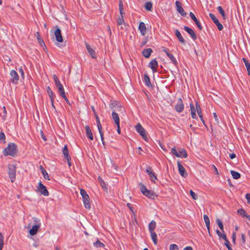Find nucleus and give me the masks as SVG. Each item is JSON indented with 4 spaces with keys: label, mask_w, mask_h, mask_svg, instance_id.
I'll return each mask as SVG.
<instances>
[{
    "label": "nucleus",
    "mask_w": 250,
    "mask_h": 250,
    "mask_svg": "<svg viewBox=\"0 0 250 250\" xmlns=\"http://www.w3.org/2000/svg\"><path fill=\"white\" fill-rule=\"evenodd\" d=\"M139 185L141 191L144 195L151 199H155L157 197V195L153 191L147 189L144 185L140 183Z\"/></svg>",
    "instance_id": "nucleus-1"
},
{
    "label": "nucleus",
    "mask_w": 250,
    "mask_h": 250,
    "mask_svg": "<svg viewBox=\"0 0 250 250\" xmlns=\"http://www.w3.org/2000/svg\"><path fill=\"white\" fill-rule=\"evenodd\" d=\"M16 145L14 143L9 144L8 146L3 151V154L4 156L10 155L15 156L16 153Z\"/></svg>",
    "instance_id": "nucleus-2"
},
{
    "label": "nucleus",
    "mask_w": 250,
    "mask_h": 250,
    "mask_svg": "<svg viewBox=\"0 0 250 250\" xmlns=\"http://www.w3.org/2000/svg\"><path fill=\"white\" fill-rule=\"evenodd\" d=\"M171 153L172 154L175 155L177 157L186 158L188 157V153L186 150L184 148H181L177 152L175 147H174L171 150Z\"/></svg>",
    "instance_id": "nucleus-3"
},
{
    "label": "nucleus",
    "mask_w": 250,
    "mask_h": 250,
    "mask_svg": "<svg viewBox=\"0 0 250 250\" xmlns=\"http://www.w3.org/2000/svg\"><path fill=\"white\" fill-rule=\"evenodd\" d=\"M8 173L12 182L16 180V167L15 165L11 164L8 165Z\"/></svg>",
    "instance_id": "nucleus-4"
},
{
    "label": "nucleus",
    "mask_w": 250,
    "mask_h": 250,
    "mask_svg": "<svg viewBox=\"0 0 250 250\" xmlns=\"http://www.w3.org/2000/svg\"><path fill=\"white\" fill-rule=\"evenodd\" d=\"M137 132L142 137L144 140H146L147 139L146 131L140 124H137L136 126Z\"/></svg>",
    "instance_id": "nucleus-5"
},
{
    "label": "nucleus",
    "mask_w": 250,
    "mask_h": 250,
    "mask_svg": "<svg viewBox=\"0 0 250 250\" xmlns=\"http://www.w3.org/2000/svg\"><path fill=\"white\" fill-rule=\"evenodd\" d=\"M37 191L41 194L45 196H48L49 194L48 190L46 189L45 186H44L41 182L38 183L37 187Z\"/></svg>",
    "instance_id": "nucleus-6"
},
{
    "label": "nucleus",
    "mask_w": 250,
    "mask_h": 250,
    "mask_svg": "<svg viewBox=\"0 0 250 250\" xmlns=\"http://www.w3.org/2000/svg\"><path fill=\"white\" fill-rule=\"evenodd\" d=\"M146 172L149 175L150 180L151 182L155 183L156 181L157 180V178L155 172L152 170V167L150 166L147 167L146 169Z\"/></svg>",
    "instance_id": "nucleus-7"
},
{
    "label": "nucleus",
    "mask_w": 250,
    "mask_h": 250,
    "mask_svg": "<svg viewBox=\"0 0 250 250\" xmlns=\"http://www.w3.org/2000/svg\"><path fill=\"white\" fill-rule=\"evenodd\" d=\"M11 77L10 82L13 84H17L19 80V76L18 73L15 70H12L10 72Z\"/></svg>",
    "instance_id": "nucleus-8"
},
{
    "label": "nucleus",
    "mask_w": 250,
    "mask_h": 250,
    "mask_svg": "<svg viewBox=\"0 0 250 250\" xmlns=\"http://www.w3.org/2000/svg\"><path fill=\"white\" fill-rule=\"evenodd\" d=\"M184 109V104L181 98L177 100V103L175 105V109L176 111L179 113H181Z\"/></svg>",
    "instance_id": "nucleus-9"
},
{
    "label": "nucleus",
    "mask_w": 250,
    "mask_h": 250,
    "mask_svg": "<svg viewBox=\"0 0 250 250\" xmlns=\"http://www.w3.org/2000/svg\"><path fill=\"white\" fill-rule=\"evenodd\" d=\"M209 17L212 19V20L213 21L214 23L216 24V25L217 26L218 29L219 30H222L223 28V25L219 21L217 18L214 15L211 13H209Z\"/></svg>",
    "instance_id": "nucleus-10"
},
{
    "label": "nucleus",
    "mask_w": 250,
    "mask_h": 250,
    "mask_svg": "<svg viewBox=\"0 0 250 250\" xmlns=\"http://www.w3.org/2000/svg\"><path fill=\"white\" fill-rule=\"evenodd\" d=\"M177 165L180 175L183 177H186L188 176V173L186 172L185 168L179 161L177 162Z\"/></svg>",
    "instance_id": "nucleus-11"
},
{
    "label": "nucleus",
    "mask_w": 250,
    "mask_h": 250,
    "mask_svg": "<svg viewBox=\"0 0 250 250\" xmlns=\"http://www.w3.org/2000/svg\"><path fill=\"white\" fill-rule=\"evenodd\" d=\"M195 106L196 108V111L197 112V114L201 120L202 122L203 123V124L206 126L205 121L203 119V115H202V112L201 110V108L200 107V104L197 102H195Z\"/></svg>",
    "instance_id": "nucleus-12"
},
{
    "label": "nucleus",
    "mask_w": 250,
    "mask_h": 250,
    "mask_svg": "<svg viewBox=\"0 0 250 250\" xmlns=\"http://www.w3.org/2000/svg\"><path fill=\"white\" fill-rule=\"evenodd\" d=\"M176 10L182 16H186V13L185 12L183 9L181 3L179 1H176L175 2Z\"/></svg>",
    "instance_id": "nucleus-13"
},
{
    "label": "nucleus",
    "mask_w": 250,
    "mask_h": 250,
    "mask_svg": "<svg viewBox=\"0 0 250 250\" xmlns=\"http://www.w3.org/2000/svg\"><path fill=\"white\" fill-rule=\"evenodd\" d=\"M149 66L151 68L153 72H156L158 67V63L156 60H152L149 63Z\"/></svg>",
    "instance_id": "nucleus-14"
},
{
    "label": "nucleus",
    "mask_w": 250,
    "mask_h": 250,
    "mask_svg": "<svg viewBox=\"0 0 250 250\" xmlns=\"http://www.w3.org/2000/svg\"><path fill=\"white\" fill-rule=\"evenodd\" d=\"M189 15L190 18L194 21L195 22L196 24L198 27L199 30H202V27L201 25V23L200 22L198 21L197 18H196L195 16L192 12H190Z\"/></svg>",
    "instance_id": "nucleus-15"
},
{
    "label": "nucleus",
    "mask_w": 250,
    "mask_h": 250,
    "mask_svg": "<svg viewBox=\"0 0 250 250\" xmlns=\"http://www.w3.org/2000/svg\"><path fill=\"white\" fill-rule=\"evenodd\" d=\"M40 227V224L35 225L32 228L29 230V233L31 235L33 236L36 234L38 231L39 228Z\"/></svg>",
    "instance_id": "nucleus-16"
},
{
    "label": "nucleus",
    "mask_w": 250,
    "mask_h": 250,
    "mask_svg": "<svg viewBox=\"0 0 250 250\" xmlns=\"http://www.w3.org/2000/svg\"><path fill=\"white\" fill-rule=\"evenodd\" d=\"M85 132L86 136L90 140H93V135L92 133V131L88 125L85 126Z\"/></svg>",
    "instance_id": "nucleus-17"
},
{
    "label": "nucleus",
    "mask_w": 250,
    "mask_h": 250,
    "mask_svg": "<svg viewBox=\"0 0 250 250\" xmlns=\"http://www.w3.org/2000/svg\"><path fill=\"white\" fill-rule=\"evenodd\" d=\"M86 48L92 58H96L95 52L87 43H85Z\"/></svg>",
    "instance_id": "nucleus-18"
},
{
    "label": "nucleus",
    "mask_w": 250,
    "mask_h": 250,
    "mask_svg": "<svg viewBox=\"0 0 250 250\" xmlns=\"http://www.w3.org/2000/svg\"><path fill=\"white\" fill-rule=\"evenodd\" d=\"M152 52H153V51H152V49L149 48H147V49H145L143 51L142 54H143V55L145 58H148L150 56Z\"/></svg>",
    "instance_id": "nucleus-19"
},
{
    "label": "nucleus",
    "mask_w": 250,
    "mask_h": 250,
    "mask_svg": "<svg viewBox=\"0 0 250 250\" xmlns=\"http://www.w3.org/2000/svg\"><path fill=\"white\" fill-rule=\"evenodd\" d=\"M204 221L205 222L206 227L207 228V229L208 230V233H209V235H210L209 219L207 215L204 214Z\"/></svg>",
    "instance_id": "nucleus-20"
},
{
    "label": "nucleus",
    "mask_w": 250,
    "mask_h": 250,
    "mask_svg": "<svg viewBox=\"0 0 250 250\" xmlns=\"http://www.w3.org/2000/svg\"><path fill=\"white\" fill-rule=\"evenodd\" d=\"M89 200V197L83 198V201L85 208L88 209L91 208Z\"/></svg>",
    "instance_id": "nucleus-21"
},
{
    "label": "nucleus",
    "mask_w": 250,
    "mask_h": 250,
    "mask_svg": "<svg viewBox=\"0 0 250 250\" xmlns=\"http://www.w3.org/2000/svg\"><path fill=\"white\" fill-rule=\"evenodd\" d=\"M112 117L114 120L116 125H119L120 124V118L118 114L115 111H113L112 113Z\"/></svg>",
    "instance_id": "nucleus-22"
},
{
    "label": "nucleus",
    "mask_w": 250,
    "mask_h": 250,
    "mask_svg": "<svg viewBox=\"0 0 250 250\" xmlns=\"http://www.w3.org/2000/svg\"><path fill=\"white\" fill-rule=\"evenodd\" d=\"M141 34L143 36H145V37L141 40L140 42V44L141 46H144L148 42V36H146V32H141Z\"/></svg>",
    "instance_id": "nucleus-23"
},
{
    "label": "nucleus",
    "mask_w": 250,
    "mask_h": 250,
    "mask_svg": "<svg viewBox=\"0 0 250 250\" xmlns=\"http://www.w3.org/2000/svg\"><path fill=\"white\" fill-rule=\"evenodd\" d=\"M95 116L96 117L97 125L98 129L99 130V133H100V134L102 135L101 133H102V125L100 123V118L98 117V115L97 114L95 115Z\"/></svg>",
    "instance_id": "nucleus-24"
},
{
    "label": "nucleus",
    "mask_w": 250,
    "mask_h": 250,
    "mask_svg": "<svg viewBox=\"0 0 250 250\" xmlns=\"http://www.w3.org/2000/svg\"><path fill=\"white\" fill-rule=\"evenodd\" d=\"M144 82L145 83V84L147 86L149 87V86H151L149 77H148V75L146 74H144Z\"/></svg>",
    "instance_id": "nucleus-25"
},
{
    "label": "nucleus",
    "mask_w": 250,
    "mask_h": 250,
    "mask_svg": "<svg viewBox=\"0 0 250 250\" xmlns=\"http://www.w3.org/2000/svg\"><path fill=\"white\" fill-rule=\"evenodd\" d=\"M238 213L242 215L243 217H246L249 220H250V216L247 214V213L245 211V210L242 208L239 209L237 211Z\"/></svg>",
    "instance_id": "nucleus-26"
},
{
    "label": "nucleus",
    "mask_w": 250,
    "mask_h": 250,
    "mask_svg": "<svg viewBox=\"0 0 250 250\" xmlns=\"http://www.w3.org/2000/svg\"><path fill=\"white\" fill-rule=\"evenodd\" d=\"M243 61L245 63V66L247 68L248 75H250V62L249 61L245 58H243Z\"/></svg>",
    "instance_id": "nucleus-27"
},
{
    "label": "nucleus",
    "mask_w": 250,
    "mask_h": 250,
    "mask_svg": "<svg viewBox=\"0 0 250 250\" xmlns=\"http://www.w3.org/2000/svg\"><path fill=\"white\" fill-rule=\"evenodd\" d=\"M167 56L170 59L172 62L174 64V65L177 66L178 64V62L176 61L175 57L173 56V55L170 53H167Z\"/></svg>",
    "instance_id": "nucleus-28"
},
{
    "label": "nucleus",
    "mask_w": 250,
    "mask_h": 250,
    "mask_svg": "<svg viewBox=\"0 0 250 250\" xmlns=\"http://www.w3.org/2000/svg\"><path fill=\"white\" fill-rule=\"evenodd\" d=\"M156 224L155 221L152 220L151 222L149 223L148 226V229L149 232L151 231H154V229L156 228Z\"/></svg>",
    "instance_id": "nucleus-29"
},
{
    "label": "nucleus",
    "mask_w": 250,
    "mask_h": 250,
    "mask_svg": "<svg viewBox=\"0 0 250 250\" xmlns=\"http://www.w3.org/2000/svg\"><path fill=\"white\" fill-rule=\"evenodd\" d=\"M62 153L64 156L65 158L70 159V155L69 154L67 146H65L62 149Z\"/></svg>",
    "instance_id": "nucleus-30"
},
{
    "label": "nucleus",
    "mask_w": 250,
    "mask_h": 250,
    "mask_svg": "<svg viewBox=\"0 0 250 250\" xmlns=\"http://www.w3.org/2000/svg\"><path fill=\"white\" fill-rule=\"evenodd\" d=\"M56 41L58 42H62L63 41V39L61 35V32H54Z\"/></svg>",
    "instance_id": "nucleus-31"
},
{
    "label": "nucleus",
    "mask_w": 250,
    "mask_h": 250,
    "mask_svg": "<svg viewBox=\"0 0 250 250\" xmlns=\"http://www.w3.org/2000/svg\"><path fill=\"white\" fill-rule=\"evenodd\" d=\"M151 237L153 240L154 244L156 245L157 244V235L156 233L154 231L150 232Z\"/></svg>",
    "instance_id": "nucleus-32"
},
{
    "label": "nucleus",
    "mask_w": 250,
    "mask_h": 250,
    "mask_svg": "<svg viewBox=\"0 0 250 250\" xmlns=\"http://www.w3.org/2000/svg\"><path fill=\"white\" fill-rule=\"evenodd\" d=\"M176 35L180 42L185 44V41L182 37L181 32H176Z\"/></svg>",
    "instance_id": "nucleus-33"
},
{
    "label": "nucleus",
    "mask_w": 250,
    "mask_h": 250,
    "mask_svg": "<svg viewBox=\"0 0 250 250\" xmlns=\"http://www.w3.org/2000/svg\"><path fill=\"white\" fill-rule=\"evenodd\" d=\"M230 173H231L233 178L234 179H238L240 178V174L238 172H236V171H235L233 170H231Z\"/></svg>",
    "instance_id": "nucleus-34"
},
{
    "label": "nucleus",
    "mask_w": 250,
    "mask_h": 250,
    "mask_svg": "<svg viewBox=\"0 0 250 250\" xmlns=\"http://www.w3.org/2000/svg\"><path fill=\"white\" fill-rule=\"evenodd\" d=\"M56 86L57 87V88L59 89V91L60 95H61L62 94H64V93H65L63 86L62 84L61 83H60L59 84L56 85Z\"/></svg>",
    "instance_id": "nucleus-35"
},
{
    "label": "nucleus",
    "mask_w": 250,
    "mask_h": 250,
    "mask_svg": "<svg viewBox=\"0 0 250 250\" xmlns=\"http://www.w3.org/2000/svg\"><path fill=\"white\" fill-rule=\"evenodd\" d=\"M47 92L49 98H50V100L54 99V97H55V95H54L53 91L51 90L49 86H47Z\"/></svg>",
    "instance_id": "nucleus-36"
},
{
    "label": "nucleus",
    "mask_w": 250,
    "mask_h": 250,
    "mask_svg": "<svg viewBox=\"0 0 250 250\" xmlns=\"http://www.w3.org/2000/svg\"><path fill=\"white\" fill-rule=\"evenodd\" d=\"M36 36L37 37L38 41L39 43L40 44V45L41 46L44 45H45L44 42L43 41V39L41 37V35L39 34V32H37Z\"/></svg>",
    "instance_id": "nucleus-37"
},
{
    "label": "nucleus",
    "mask_w": 250,
    "mask_h": 250,
    "mask_svg": "<svg viewBox=\"0 0 250 250\" xmlns=\"http://www.w3.org/2000/svg\"><path fill=\"white\" fill-rule=\"evenodd\" d=\"M93 245L96 248H103L104 246V245L99 240H97L96 242L94 243Z\"/></svg>",
    "instance_id": "nucleus-38"
},
{
    "label": "nucleus",
    "mask_w": 250,
    "mask_h": 250,
    "mask_svg": "<svg viewBox=\"0 0 250 250\" xmlns=\"http://www.w3.org/2000/svg\"><path fill=\"white\" fill-rule=\"evenodd\" d=\"M98 181L101 185V186L103 188L107 189V188L106 186L105 183L104 181L100 177H98Z\"/></svg>",
    "instance_id": "nucleus-39"
},
{
    "label": "nucleus",
    "mask_w": 250,
    "mask_h": 250,
    "mask_svg": "<svg viewBox=\"0 0 250 250\" xmlns=\"http://www.w3.org/2000/svg\"><path fill=\"white\" fill-rule=\"evenodd\" d=\"M4 237L1 233L0 232V250H2L4 245Z\"/></svg>",
    "instance_id": "nucleus-40"
},
{
    "label": "nucleus",
    "mask_w": 250,
    "mask_h": 250,
    "mask_svg": "<svg viewBox=\"0 0 250 250\" xmlns=\"http://www.w3.org/2000/svg\"><path fill=\"white\" fill-rule=\"evenodd\" d=\"M216 223H217L219 228L222 232H224V226L223 223L219 219H216Z\"/></svg>",
    "instance_id": "nucleus-41"
},
{
    "label": "nucleus",
    "mask_w": 250,
    "mask_h": 250,
    "mask_svg": "<svg viewBox=\"0 0 250 250\" xmlns=\"http://www.w3.org/2000/svg\"><path fill=\"white\" fill-rule=\"evenodd\" d=\"M139 29L140 30V31H144L146 29V25L143 22L140 23Z\"/></svg>",
    "instance_id": "nucleus-42"
},
{
    "label": "nucleus",
    "mask_w": 250,
    "mask_h": 250,
    "mask_svg": "<svg viewBox=\"0 0 250 250\" xmlns=\"http://www.w3.org/2000/svg\"><path fill=\"white\" fill-rule=\"evenodd\" d=\"M80 193L83 198L89 197V195L87 194L86 191L83 189H81Z\"/></svg>",
    "instance_id": "nucleus-43"
},
{
    "label": "nucleus",
    "mask_w": 250,
    "mask_h": 250,
    "mask_svg": "<svg viewBox=\"0 0 250 250\" xmlns=\"http://www.w3.org/2000/svg\"><path fill=\"white\" fill-rule=\"evenodd\" d=\"M119 10L121 15L122 17H123V15L124 14V13L123 12V4L121 0H120L119 2Z\"/></svg>",
    "instance_id": "nucleus-44"
},
{
    "label": "nucleus",
    "mask_w": 250,
    "mask_h": 250,
    "mask_svg": "<svg viewBox=\"0 0 250 250\" xmlns=\"http://www.w3.org/2000/svg\"><path fill=\"white\" fill-rule=\"evenodd\" d=\"M217 10L219 12V13L221 14L224 19L225 18V12L221 6H219L217 7Z\"/></svg>",
    "instance_id": "nucleus-45"
},
{
    "label": "nucleus",
    "mask_w": 250,
    "mask_h": 250,
    "mask_svg": "<svg viewBox=\"0 0 250 250\" xmlns=\"http://www.w3.org/2000/svg\"><path fill=\"white\" fill-rule=\"evenodd\" d=\"M152 7V3L151 2H146L145 4V8L149 11H150L151 10Z\"/></svg>",
    "instance_id": "nucleus-46"
},
{
    "label": "nucleus",
    "mask_w": 250,
    "mask_h": 250,
    "mask_svg": "<svg viewBox=\"0 0 250 250\" xmlns=\"http://www.w3.org/2000/svg\"><path fill=\"white\" fill-rule=\"evenodd\" d=\"M128 26L125 25V24H122V25H118V30H128Z\"/></svg>",
    "instance_id": "nucleus-47"
},
{
    "label": "nucleus",
    "mask_w": 250,
    "mask_h": 250,
    "mask_svg": "<svg viewBox=\"0 0 250 250\" xmlns=\"http://www.w3.org/2000/svg\"><path fill=\"white\" fill-rule=\"evenodd\" d=\"M179 248L176 244H171L169 246V250H178Z\"/></svg>",
    "instance_id": "nucleus-48"
},
{
    "label": "nucleus",
    "mask_w": 250,
    "mask_h": 250,
    "mask_svg": "<svg viewBox=\"0 0 250 250\" xmlns=\"http://www.w3.org/2000/svg\"><path fill=\"white\" fill-rule=\"evenodd\" d=\"M53 80L56 85L61 83L59 78L56 75H53Z\"/></svg>",
    "instance_id": "nucleus-49"
},
{
    "label": "nucleus",
    "mask_w": 250,
    "mask_h": 250,
    "mask_svg": "<svg viewBox=\"0 0 250 250\" xmlns=\"http://www.w3.org/2000/svg\"><path fill=\"white\" fill-rule=\"evenodd\" d=\"M42 173L44 179H47V180H49V175L46 170H45L44 171H42Z\"/></svg>",
    "instance_id": "nucleus-50"
},
{
    "label": "nucleus",
    "mask_w": 250,
    "mask_h": 250,
    "mask_svg": "<svg viewBox=\"0 0 250 250\" xmlns=\"http://www.w3.org/2000/svg\"><path fill=\"white\" fill-rule=\"evenodd\" d=\"M190 195L191 196L192 198L193 199L196 200L197 199V194L194 191H193L192 190H190Z\"/></svg>",
    "instance_id": "nucleus-51"
},
{
    "label": "nucleus",
    "mask_w": 250,
    "mask_h": 250,
    "mask_svg": "<svg viewBox=\"0 0 250 250\" xmlns=\"http://www.w3.org/2000/svg\"><path fill=\"white\" fill-rule=\"evenodd\" d=\"M188 33L190 35V37L193 40H195L197 38V36L195 32H188Z\"/></svg>",
    "instance_id": "nucleus-52"
},
{
    "label": "nucleus",
    "mask_w": 250,
    "mask_h": 250,
    "mask_svg": "<svg viewBox=\"0 0 250 250\" xmlns=\"http://www.w3.org/2000/svg\"><path fill=\"white\" fill-rule=\"evenodd\" d=\"M189 106L190 108L191 112H196V107H194V106L192 103H190L189 104Z\"/></svg>",
    "instance_id": "nucleus-53"
},
{
    "label": "nucleus",
    "mask_w": 250,
    "mask_h": 250,
    "mask_svg": "<svg viewBox=\"0 0 250 250\" xmlns=\"http://www.w3.org/2000/svg\"><path fill=\"white\" fill-rule=\"evenodd\" d=\"M19 72L20 73L21 77L22 78V79H24V72L23 69L21 67L19 68Z\"/></svg>",
    "instance_id": "nucleus-54"
},
{
    "label": "nucleus",
    "mask_w": 250,
    "mask_h": 250,
    "mask_svg": "<svg viewBox=\"0 0 250 250\" xmlns=\"http://www.w3.org/2000/svg\"><path fill=\"white\" fill-rule=\"evenodd\" d=\"M61 96L62 97V98H63L64 99V100L65 101V102H66V103L67 104L70 105V103L68 99L66 97L65 93H64V94H62Z\"/></svg>",
    "instance_id": "nucleus-55"
},
{
    "label": "nucleus",
    "mask_w": 250,
    "mask_h": 250,
    "mask_svg": "<svg viewBox=\"0 0 250 250\" xmlns=\"http://www.w3.org/2000/svg\"><path fill=\"white\" fill-rule=\"evenodd\" d=\"M117 23H118V25H122V24H123V23H124V19H123V17H122V18H119L118 20Z\"/></svg>",
    "instance_id": "nucleus-56"
},
{
    "label": "nucleus",
    "mask_w": 250,
    "mask_h": 250,
    "mask_svg": "<svg viewBox=\"0 0 250 250\" xmlns=\"http://www.w3.org/2000/svg\"><path fill=\"white\" fill-rule=\"evenodd\" d=\"M216 232L220 238H222L223 235H226L225 234L221 233V232L218 229L216 230Z\"/></svg>",
    "instance_id": "nucleus-57"
},
{
    "label": "nucleus",
    "mask_w": 250,
    "mask_h": 250,
    "mask_svg": "<svg viewBox=\"0 0 250 250\" xmlns=\"http://www.w3.org/2000/svg\"><path fill=\"white\" fill-rule=\"evenodd\" d=\"M245 197L247 200L248 203L250 204V194L247 193L245 195Z\"/></svg>",
    "instance_id": "nucleus-58"
},
{
    "label": "nucleus",
    "mask_w": 250,
    "mask_h": 250,
    "mask_svg": "<svg viewBox=\"0 0 250 250\" xmlns=\"http://www.w3.org/2000/svg\"><path fill=\"white\" fill-rule=\"evenodd\" d=\"M224 245L226 246V247L228 248V250H233L231 247L229 243V242L227 243H224Z\"/></svg>",
    "instance_id": "nucleus-59"
},
{
    "label": "nucleus",
    "mask_w": 250,
    "mask_h": 250,
    "mask_svg": "<svg viewBox=\"0 0 250 250\" xmlns=\"http://www.w3.org/2000/svg\"><path fill=\"white\" fill-rule=\"evenodd\" d=\"M191 115L192 119H197V117L196 114V112H191Z\"/></svg>",
    "instance_id": "nucleus-60"
},
{
    "label": "nucleus",
    "mask_w": 250,
    "mask_h": 250,
    "mask_svg": "<svg viewBox=\"0 0 250 250\" xmlns=\"http://www.w3.org/2000/svg\"><path fill=\"white\" fill-rule=\"evenodd\" d=\"M102 135L100 134V136H101V140L102 141V144L104 146H105V143H104V133L103 132V131H102Z\"/></svg>",
    "instance_id": "nucleus-61"
},
{
    "label": "nucleus",
    "mask_w": 250,
    "mask_h": 250,
    "mask_svg": "<svg viewBox=\"0 0 250 250\" xmlns=\"http://www.w3.org/2000/svg\"><path fill=\"white\" fill-rule=\"evenodd\" d=\"M5 138V134L3 133H0V140H2Z\"/></svg>",
    "instance_id": "nucleus-62"
},
{
    "label": "nucleus",
    "mask_w": 250,
    "mask_h": 250,
    "mask_svg": "<svg viewBox=\"0 0 250 250\" xmlns=\"http://www.w3.org/2000/svg\"><path fill=\"white\" fill-rule=\"evenodd\" d=\"M222 239H224L225 241L224 243H227L229 242V241L227 239L226 235H223V236L222 237Z\"/></svg>",
    "instance_id": "nucleus-63"
},
{
    "label": "nucleus",
    "mask_w": 250,
    "mask_h": 250,
    "mask_svg": "<svg viewBox=\"0 0 250 250\" xmlns=\"http://www.w3.org/2000/svg\"><path fill=\"white\" fill-rule=\"evenodd\" d=\"M183 250H193V249L190 246H188L185 247Z\"/></svg>",
    "instance_id": "nucleus-64"
}]
</instances>
